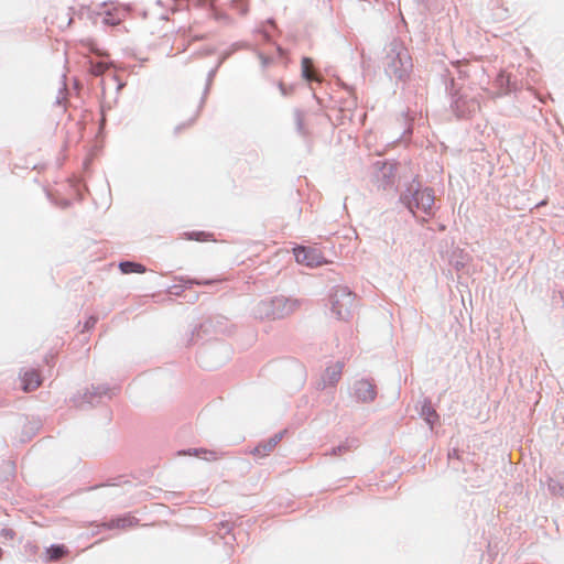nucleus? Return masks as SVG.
I'll use <instances>...</instances> for the list:
<instances>
[{
  "instance_id": "20e7f679",
  "label": "nucleus",
  "mask_w": 564,
  "mask_h": 564,
  "mask_svg": "<svg viewBox=\"0 0 564 564\" xmlns=\"http://www.w3.org/2000/svg\"><path fill=\"white\" fill-rule=\"evenodd\" d=\"M434 199L432 189H419L413 195V202L410 203V208L413 214L422 212L424 215H430L434 206Z\"/></svg>"
},
{
  "instance_id": "aec40b11",
  "label": "nucleus",
  "mask_w": 564,
  "mask_h": 564,
  "mask_svg": "<svg viewBox=\"0 0 564 564\" xmlns=\"http://www.w3.org/2000/svg\"><path fill=\"white\" fill-rule=\"evenodd\" d=\"M1 535H3L4 538H8V539H13L14 533L10 529H2Z\"/></svg>"
},
{
  "instance_id": "6e6552de",
  "label": "nucleus",
  "mask_w": 564,
  "mask_h": 564,
  "mask_svg": "<svg viewBox=\"0 0 564 564\" xmlns=\"http://www.w3.org/2000/svg\"><path fill=\"white\" fill-rule=\"evenodd\" d=\"M357 397L362 401H372L376 397L375 387L366 381H359L356 387Z\"/></svg>"
},
{
  "instance_id": "ddd939ff",
  "label": "nucleus",
  "mask_w": 564,
  "mask_h": 564,
  "mask_svg": "<svg viewBox=\"0 0 564 564\" xmlns=\"http://www.w3.org/2000/svg\"><path fill=\"white\" fill-rule=\"evenodd\" d=\"M134 518L133 517H130V516H124L122 518H117V519H113L109 522V528L110 529H115V528H120V529H124V528H129V527H132L134 524Z\"/></svg>"
},
{
  "instance_id": "412c9836",
  "label": "nucleus",
  "mask_w": 564,
  "mask_h": 564,
  "mask_svg": "<svg viewBox=\"0 0 564 564\" xmlns=\"http://www.w3.org/2000/svg\"><path fill=\"white\" fill-rule=\"evenodd\" d=\"M194 336H195V330H193V333L191 334V338L188 339V345L194 343Z\"/></svg>"
},
{
  "instance_id": "f03ea898",
  "label": "nucleus",
  "mask_w": 564,
  "mask_h": 564,
  "mask_svg": "<svg viewBox=\"0 0 564 564\" xmlns=\"http://www.w3.org/2000/svg\"><path fill=\"white\" fill-rule=\"evenodd\" d=\"M332 311L338 318H347L350 316L355 305V294L347 286H336L330 296Z\"/></svg>"
},
{
  "instance_id": "a211bd4d",
  "label": "nucleus",
  "mask_w": 564,
  "mask_h": 564,
  "mask_svg": "<svg viewBox=\"0 0 564 564\" xmlns=\"http://www.w3.org/2000/svg\"><path fill=\"white\" fill-rule=\"evenodd\" d=\"M97 322V318L94 317V316H90L86 322H85V325H84V330H88L90 328H93L95 326Z\"/></svg>"
},
{
  "instance_id": "f8f14e48",
  "label": "nucleus",
  "mask_w": 564,
  "mask_h": 564,
  "mask_svg": "<svg viewBox=\"0 0 564 564\" xmlns=\"http://www.w3.org/2000/svg\"><path fill=\"white\" fill-rule=\"evenodd\" d=\"M119 269L122 273L129 274V273H144L147 271L145 267L131 261H124L119 263Z\"/></svg>"
},
{
  "instance_id": "423d86ee",
  "label": "nucleus",
  "mask_w": 564,
  "mask_h": 564,
  "mask_svg": "<svg viewBox=\"0 0 564 564\" xmlns=\"http://www.w3.org/2000/svg\"><path fill=\"white\" fill-rule=\"evenodd\" d=\"M106 393V389L102 387H93L91 390H87L84 395L79 399H74L76 406H84V404H95L97 399Z\"/></svg>"
},
{
  "instance_id": "2eb2a0df",
  "label": "nucleus",
  "mask_w": 564,
  "mask_h": 564,
  "mask_svg": "<svg viewBox=\"0 0 564 564\" xmlns=\"http://www.w3.org/2000/svg\"><path fill=\"white\" fill-rule=\"evenodd\" d=\"M66 550L63 545H52L47 549L46 554L50 561H55L61 558L65 554Z\"/></svg>"
},
{
  "instance_id": "6ab92c4d",
  "label": "nucleus",
  "mask_w": 564,
  "mask_h": 564,
  "mask_svg": "<svg viewBox=\"0 0 564 564\" xmlns=\"http://www.w3.org/2000/svg\"><path fill=\"white\" fill-rule=\"evenodd\" d=\"M105 69H106L105 65L97 64V65L94 66V74L95 75H100V74H102L105 72Z\"/></svg>"
},
{
  "instance_id": "39448f33",
  "label": "nucleus",
  "mask_w": 564,
  "mask_h": 564,
  "mask_svg": "<svg viewBox=\"0 0 564 564\" xmlns=\"http://www.w3.org/2000/svg\"><path fill=\"white\" fill-rule=\"evenodd\" d=\"M102 7L105 8L102 12L99 14H104L102 22L105 24L109 25H117L120 23L122 17L124 15L126 10L120 7L113 6V3H102Z\"/></svg>"
},
{
  "instance_id": "9d476101",
  "label": "nucleus",
  "mask_w": 564,
  "mask_h": 564,
  "mask_svg": "<svg viewBox=\"0 0 564 564\" xmlns=\"http://www.w3.org/2000/svg\"><path fill=\"white\" fill-rule=\"evenodd\" d=\"M41 384L40 376L36 371H25L22 376V388L24 391L35 390Z\"/></svg>"
},
{
  "instance_id": "9b49d317",
  "label": "nucleus",
  "mask_w": 564,
  "mask_h": 564,
  "mask_svg": "<svg viewBox=\"0 0 564 564\" xmlns=\"http://www.w3.org/2000/svg\"><path fill=\"white\" fill-rule=\"evenodd\" d=\"M302 75L308 82H321V76L314 69L313 61L310 57L302 59Z\"/></svg>"
},
{
  "instance_id": "f3484780",
  "label": "nucleus",
  "mask_w": 564,
  "mask_h": 564,
  "mask_svg": "<svg viewBox=\"0 0 564 564\" xmlns=\"http://www.w3.org/2000/svg\"><path fill=\"white\" fill-rule=\"evenodd\" d=\"M423 413L426 415V421L432 425L437 417L436 412L429 408L427 411Z\"/></svg>"
},
{
  "instance_id": "4be33fe9",
  "label": "nucleus",
  "mask_w": 564,
  "mask_h": 564,
  "mask_svg": "<svg viewBox=\"0 0 564 564\" xmlns=\"http://www.w3.org/2000/svg\"><path fill=\"white\" fill-rule=\"evenodd\" d=\"M214 73H215V69L209 72V78L214 75Z\"/></svg>"
},
{
  "instance_id": "1a4fd4ad",
  "label": "nucleus",
  "mask_w": 564,
  "mask_h": 564,
  "mask_svg": "<svg viewBox=\"0 0 564 564\" xmlns=\"http://www.w3.org/2000/svg\"><path fill=\"white\" fill-rule=\"evenodd\" d=\"M280 440H281V437L279 435H274L270 440H268L264 443H262L259 446H257L252 451V454L258 456V457L268 456L271 452H273V449L275 448V446L278 445Z\"/></svg>"
},
{
  "instance_id": "0eeeda50",
  "label": "nucleus",
  "mask_w": 564,
  "mask_h": 564,
  "mask_svg": "<svg viewBox=\"0 0 564 564\" xmlns=\"http://www.w3.org/2000/svg\"><path fill=\"white\" fill-rule=\"evenodd\" d=\"M343 373V364L336 362L332 366H329L323 376V381L327 386H335Z\"/></svg>"
},
{
  "instance_id": "f257e3e1",
  "label": "nucleus",
  "mask_w": 564,
  "mask_h": 564,
  "mask_svg": "<svg viewBox=\"0 0 564 564\" xmlns=\"http://www.w3.org/2000/svg\"><path fill=\"white\" fill-rule=\"evenodd\" d=\"M300 301L296 299L276 295L269 300L261 301L254 308V314L262 321L284 318L300 308Z\"/></svg>"
},
{
  "instance_id": "7ed1b4c3",
  "label": "nucleus",
  "mask_w": 564,
  "mask_h": 564,
  "mask_svg": "<svg viewBox=\"0 0 564 564\" xmlns=\"http://www.w3.org/2000/svg\"><path fill=\"white\" fill-rule=\"evenodd\" d=\"M297 263L316 268L327 264L328 261L323 256V252L317 247H296L293 250Z\"/></svg>"
},
{
  "instance_id": "4468645a",
  "label": "nucleus",
  "mask_w": 564,
  "mask_h": 564,
  "mask_svg": "<svg viewBox=\"0 0 564 564\" xmlns=\"http://www.w3.org/2000/svg\"><path fill=\"white\" fill-rule=\"evenodd\" d=\"M186 454L195 455V456L202 457V458H204L206 460H214V459L217 458V455H216L215 452L203 449V448L189 449Z\"/></svg>"
},
{
  "instance_id": "dca6fc26",
  "label": "nucleus",
  "mask_w": 564,
  "mask_h": 564,
  "mask_svg": "<svg viewBox=\"0 0 564 564\" xmlns=\"http://www.w3.org/2000/svg\"><path fill=\"white\" fill-rule=\"evenodd\" d=\"M208 237H209V235L204 232V231H193L189 235V239H194V240H197V241L207 240Z\"/></svg>"
}]
</instances>
